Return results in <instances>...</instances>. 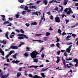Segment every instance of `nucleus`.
I'll return each instance as SVG.
<instances>
[{
	"mask_svg": "<svg viewBox=\"0 0 78 78\" xmlns=\"http://www.w3.org/2000/svg\"><path fill=\"white\" fill-rule=\"evenodd\" d=\"M39 54V53L36 51H34L32 53H30L31 57L33 58V59H34V58H36L37 55Z\"/></svg>",
	"mask_w": 78,
	"mask_h": 78,
	"instance_id": "1",
	"label": "nucleus"
},
{
	"mask_svg": "<svg viewBox=\"0 0 78 78\" xmlns=\"http://www.w3.org/2000/svg\"><path fill=\"white\" fill-rule=\"evenodd\" d=\"M18 36H20L18 37V39H28V37H27L26 35L23 34H19L18 35Z\"/></svg>",
	"mask_w": 78,
	"mask_h": 78,
	"instance_id": "2",
	"label": "nucleus"
},
{
	"mask_svg": "<svg viewBox=\"0 0 78 78\" xmlns=\"http://www.w3.org/2000/svg\"><path fill=\"white\" fill-rule=\"evenodd\" d=\"M12 48V49H14V50H16L18 48L17 46H15L13 45H11L9 48V49H10Z\"/></svg>",
	"mask_w": 78,
	"mask_h": 78,
	"instance_id": "3",
	"label": "nucleus"
},
{
	"mask_svg": "<svg viewBox=\"0 0 78 78\" xmlns=\"http://www.w3.org/2000/svg\"><path fill=\"white\" fill-rule=\"evenodd\" d=\"M55 22L57 23H59L60 22V18L59 17H57L55 18Z\"/></svg>",
	"mask_w": 78,
	"mask_h": 78,
	"instance_id": "4",
	"label": "nucleus"
},
{
	"mask_svg": "<svg viewBox=\"0 0 78 78\" xmlns=\"http://www.w3.org/2000/svg\"><path fill=\"white\" fill-rule=\"evenodd\" d=\"M19 62H20V61L18 60H13L12 61V63L13 64H17V65H19V64H18Z\"/></svg>",
	"mask_w": 78,
	"mask_h": 78,
	"instance_id": "5",
	"label": "nucleus"
},
{
	"mask_svg": "<svg viewBox=\"0 0 78 78\" xmlns=\"http://www.w3.org/2000/svg\"><path fill=\"white\" fill-rule=\"evenodd\" d=\"M9 76V74L8 73L6 75V74L2 76L1 78H6L8 76Z\"/></svg>",
	"mask_w": 78,
	"mask_h": 78,
	"instance_id": "6",
	"label": "nucleus"
},
{
	"mask_svg": "<svg viewBox=\"0 0 78 78\" xmlns=\"http://www.w3.org/2000/svg\"><path fill=\"white\" fill-rule=\"evenodd\" d=\"M43 2L45 5H47L48 3V0H43Z\"/></svg>",
	"mask_w": 78,
	"mask_h": 78,
	"instance_id": "7",
	"label": "nucleus"
},
{
	"mask_svg": "<svg viewBox=\"0 0 78 78\" xmlns=\"http://www.w3.org/2000/svg\"><path fill=\"white\" fill-rule=\"evenodd\" d=\"M57 60L56 61V63H58L59 62V61H60V57L57 56Z\"/></svg>",
	"mask_w": 78,
	"mask_h": 78,
	"instance_id": "8",
	"label": "nucleus"
},
{
	"mask_svg": "<svg viewBox=\"0 0 78 78\" xmlns=\"http://www.w3.org/2000/svg\"><path fill=\"white\" fill-rule=\"evenodd\" d=\"M64 2L63 3L64 5H66L68 2V0H64Z\"/></svg>",
	"mask_w": 78,
	"mask_h": 78,
	"instance_id": "9",
	"label": "nucleus"
},
{
	"mask_svg": "<svg viewBox=\"0 0 78 78\" xmlns=\"http://www.w3.org/2000/svg\"><path fill=\"white\" fill-rule=\"evenodd\" d=\"M70 37H71V36L69 35L67 36L66 38V41H70V39H69V38H70Z\"/></svg>",
	"mask_w": 78,
	"mask_h": 78,
	"instance_id": "10",
	"label": "nucleus"
},
{
	"mask_svg": "<svg viewBox=\"0 0 78 78\" xmlns=\"http://www.w3.org/2000/svg\"><path fill=\"white\" fill-rule=\"evenodd\" d=\"M31 14L32 15H37V16H38L39 15L37 13V12H32Z\"/></svg>",
	"mask_w": 78,
	"mask_h": 78,
	"instance_id": "11",
	"label": "nucleus"
},
{
	"mask_svg": "<svg viewBox=\"0 0 78 78\" xmlns=\"http://www.w3.org/2000/svg\"><path fill=\"white\" fill-rule=\"evenodd\" d=\"M17 55H18L17 53H16L15 55H12V57L13 58H15L16 59L17 58L16 56H17Z\"/></svg>",
	"mask_w": 78,
	"mask_h": 78,
	"instance_id": "12",
	"label": "nucleus"
},
{
	"mask_svg": "<svg viewBox=\"0 0 78 78\" xmlns=\"http://www.w3.org/2000/svg\"><path fill=\"white\" fill-rule=\"evenodd\" d=\"M8 32H7L6 33H5V36L6 37V38L7 39H9V37H8Z\"/></svg>",
	"mask_w": 78,
	"mask_h": 78,
	"instance_id": "13",
	"label": "nucleus"
},
{
	"mask_svg": "<svg viewBox=\"0 0 78 78\" xmlns=\"http://www.w3.org/2000/svg\"><path fill=\"white\" fill-rule=\"evenodd\" d=\"M19 16H20V14L19 13V12H18L17 13V14H16V18H17V19H18V18H19Z\"/></svg>",
	"mask_w": 78,
	"mask_h": 78,
	"instance_id": "14",
	"label": "nucleus"
},
{
	"mask_svg": "<svg viewBox=\"0 0 78 78\" xmlns=\"http://www.w3.org/2000/svg\"><path fill=\"white\" fill-rule=\"evenodd\" d=\"M0 52L1 53L2 55H5V53H4V52L2 51V50L0 49Z\"/></svg>",
	"mask_w": 78,
	"mask_h": 78,
	"instance_id": "15",
	"label": "nucleus"
},
{
	"mask_svg": "<svg viewBox=\"0 0 78 78\" xmlns=\"http://www.w3.org/2000/svg\"><path fill=\"white\" fill-rule=\"evenodd\" d=\"M26 51H30V48H29L28 47H26Z\"/></svg>",
	"mask_w": 78,
	"mask_h": 78,
	"instance_id": "16",
	"label": "nucleus"
},
{
	"mask_svg": "<svg viewBox=\"0 0 78 78\" xmlns=\"http://www.w3.org/2000/svg\"><path fill=\"white\" fill-rule=\"evenodd\" d=\"M41 76L43 78H45V75H44V73H41Z\"/></svg>",
	"mask_w": 78,
	"mask_h": 78,
	"instance_id": "17",
	"label": "nucleus"
},
{
	"mask_svg": "<svg viewBox=\"0 0 78 78\" xmlns=\"http://www.w3.org/2000/svg\"><path fill=\"white\" fill-rule=\"evenodd\" d=\"M43 39L45 41H47L48 40V37H43Z\"/></svg>",
	"mask_w": 78,
	"mask_h": 78,
	"instance_id": "18",
	"label": "nucleus"
},
{
	"mask_svg": "<svg viewBox=\"0 0 78 78\" xmlns=\"http://www.w3.org/2000/svg\"><path fill=\"white\" fill-rule=\"evenodd\" d=\"M70 50H71V49L70 48H68L66 49V51L67 52H68V53H70Z\"/></svg>",
	"mask_w": 78,
	"mask_h": 78,
	"instance_id": "19",
	"label": "nucleus"
},
{
	"mask_svg": "<svg viewBox=\"0 0 78 78\" xmlns=\"http://www.w3.org/2000/svg\"><path fill=\"white\" fill-rule=\"evenodd\" d=\"M37 25V23H36V22L32 23H31V25Z\"/></svg>",
	"mask_w": 78,
	"mask_h": 78,
	"instance_id": "20",
	"label": "nucleus"
},
{
	"mask_svg": "<svg viewBox=\"0 0 78 78\" xmlns=\"http://www.w3.org/2000/svg\"><path fill=\"white\" fill-rule=\"evenodd\" d=\"M30 8H34V9H37V7L35 6H30Z\"/></svg>",
	"mask_w": 78,
	"mask_h": 78,
	"instance_id": "21",
	"label": "nucleus"
},
{
	"mask_svg": "<svg viewBox=\"0 0 78 78\" xmlns=\"http://www.w3.org/2000/svg\"><path fill=\"white\" fill-rule=\"evenodd\" d=\"M18 1L20 3H23V2H24V0H18Z\"/></svg>",
	"mask_w": 78,
	"mask_h": 78,
	"instance_id": "22",
	"label": "nucleus"
},
{
	"mask_svg": "<svg viewBox=\"0 0 78 78\" xmlns=\"http://www.w3.org/2000/svg\"><path fill=\"white\" fill-rule=\"evenodd\" d=\"M44 50V47L43 46L42 48H41L40 51V53H41L42 51H43Z\"/></svg>",
	"mask_w": 78,
	"mask_h": 78,
	"instance_id": "23",
	"label": "nucleus"
},
{
	"mask_svg": "<svg viewBox=\"0 0 78 78\" xmlns=\"http://www.w3.org/2000/svg\"><path fill=\"white\" fill-rule=\"evenodd\" d=\"M33 62H38V60L37 59H34Z\"/></svg>",
	"mask_w": 78,
	"mask_h": 78,
	"instance_id": "24",
	"label": "nucleus"
},
{
	"mask_svg": "<svg viewBox=\"0 0 78 78\" xmlns=\"http://www.w3.org/2000/svg\"><path fill=\"white\" fill-rule=\"evenodd\" d=\"M9 21H7L3 23V24L4 25H5V24H7V23H9Z\"/></svg>",
	"mask_w": 78,
	"mask_h": 78,
	"instance_id": "25",
	"label": "nucleus"
},
{
	"mask_svg": "<svg viewBox=\"0 0 78 78\" xmlns=\"http://www.w3.org/2000/svg\"><path fill=\"white\" fill-rule=\"evenodd\" d=\"M20 75H21V73H17V77H19V76H20Z\"/></svg>",
	"mask_w": 78,
	"mask_h": 78,
	"instance_id": "26",
	"label": "nucleus"
},
{
	"mask_svg": "<svg viewBox=\"0 0 78 78\" xmlns=\"http://www.w3.org/2000/svg\"><path fill=\"white\" fill-rule=\"evenodd\" d=\"M34 41H37V42H41V43H42V42H44V41H42V40H35Z\"/></svg>",
	"mask_w": 78,
	"mask_h": 78,
	"instance_id": "27",
	"label": "nucleus"
},
{
	"mask_svg": "<svg viewBox=\"0 0 78 78\" xmlns=\"http://www.w3.org/2000/svg\"><path fill=\"white\" fill-rule=\"evenodd\" d=\"M48 69V68H46L45 69H43L41 70V72H45V70H47V69Z\"/></svg>",
	"mask_w": 78,
	"mask_h": 78,
	"instance_id": "28",
	"label": "nucleus"
},
{
	"mask_svg": "<svg viewBox=\"0 0 78 78\" xmlns=\"http://www.w3.org/2000/svg\"><path fill=\"white\" fill-rule=\"evenodd\" d=\"M56 2V1H55V0H52L51 1H50L49 2V3L50 4H51V3H53V2Z\"/></svg>",
	"mask_w": 78,
	"mask_h": 78,
	"instance_id": "29",
	"label": "nucleus"
},
{
	"mask_svg": "<svg viewBox=\"0 0 78 78\" xmlns=\"http://www.w3.org/2000/svg\"><path fill=\"white\" fill-rule=\"evenodd\" d=\"M68 9L69 10V11H70V12H71V13H73V12L72 11V9H71V8H68Z\"/></svg>",
	"mask_w": 78,
	"mask_h": 78,
	"instance_id": "30",
	"label": "nucleus"
},
{
	"mask_svg": "<svg viewBox=\"0 0 78 78\" xmlns=\"http://www.w3.org/2000/svg\"><path fill=\"white\" fill-rule=\"evenodd\" d=\"M14 52V51H10L9 54V56H10L11 55V54H12V53H13V52Z\"/></svg>",
	"mask_w": 78,
	"mask_h": 78,
	"instance_id": "31",
	"label": "nucleus"
},
{
	"mask_svg": "<svg viewBox=\"0 0 78 78\" xmlns=\"http://www.w3.org/2000/svg\"><path fill=\"white\" fill-rule=\"evenodd\" d=\"M70 13H72V12H70V11H68L66 12L67 14L70 15Z\"/></svg>",
	"mask_w": 78,
	"mask_h": 78,
	"instance_id": "32",
	"label": "nucleus"
},
{
	"mask_svg": "<svg viewBox=\"0 0 78 78\" xmlns=\"http://www.w3.org/2000/svg\"><path fill=\"white\" fill-rule=\"evenodd\" d=\"M78 61L76 62V64L75 65V67H78Z\"/></svg>",
	"mask_w": 78,
	"mask_h": 78,
	"instance_id": "33",
	"label": "nucleus"
},
{
	"mask_svg": "<svg viewBox=\"0 0 78 78\" xmlns=\"http://www.w3.org/2000/svg\"><path fill=\"white\" fill-rule=\"evenodd\" d=\"M28 76L30 77V78H33V75L31 74H29L28 75Z\"/></svg>",
	"mask_w": 78,
	"mask_h": 78,
	"instance_id": "34",
	"label": "nucleus"
},
{
	"mask_svg": "<svg viewBox=\"0 0 78 78\" xmlns=\"http://www.w3.org/2000/svg\"><path fill=\"white\" fill-rule=\"evenodd\" d=\"M24 55L26 57H27V56H28V54L27 53H25V54H24Z\"/></svg>",
	"mask_w": 78,
	"mask_h": 78,
	"instance_id": "35",
	"label": "nucleus"
},
{
	"mask_svg": "<svg viewBox=\"0 0 78 78\" xmlns=\"http://www.w3.org/2000/svg\"><path fill=\"white\" fill-rule=\"evenodd\" d=\"M22 14H23V15H25V14H26V11H23L22 13Z\"/></svg>",
	"mask_w": 78,
	"mask_h": 78,
	"instance_id": "36",
	"label": "nucleus"
},
{
	"mask_svg": "<svg viewBox=\"0 0 78 78\" xmlns=\"http://www.w3.org/2000/svg\"><path fill=\"white\" fill-rule=\"evenodd\" d=\"M71 44H73V43L71 42L70 43L68 42L67 43V45H71Z\"/></svg>",
	"mask_w": 78,
	"mask_h": 78,
	"instance_id": "37",
	"label": "nucleus"
},
{
	"mask_svg": "<svg viewBox=\"0 0 78 78\" xmlns=\"http://www.w3.org/2000/svg\"><path fill=\"white\" fill-rule=\"evenodd\" d=\"M78 61V59L75 58L74 60V62H76Z\"/></svg>",
	"mask_w": 78,
	"mask_h": 78,
	"instance_id": "38",
	"label": "nucleus"
},
{
	"mask_svg": "<svg viewBox=\"0 0 78 78\" xmlns=\"http://www.w3.org/2000/svg\"><path fill=\"white\" fill-rule=\"evenodd\" d=\"M2 43L4 44H6V41L3 40L2 41Z\"/></svg>",
	"mask_w": 78,
	"mask_h": 78,
	"instance_id": "39",
	"label": "nucleus"
},
{
	"mask_svg": "<svg viewBox=\"0 0 78 78\" xmlns=\"http://www.w3.org/2000/svg\"><path fill=\"white\" fill-rule=\"evenodd\" d=\"M46 36H49V35H50V33L49 32H47L46 33Z\"/></svg>",
	"mask_w": 78,
	"mask_h": 78,
	"instance_id": "40",
	"label": "nucleus"
},
{
	"mask_svg": "<svg viewBox=\"0 0 78 78\" xmlns=\"http://www.w3.org/2000/svg\"><path fill=\"white\" fill-rule=\"evenodd\" d=\"M50 46L51 47H54V46H55V44H52L50 45Z\"/></svg>",
	"mask_w": 78,
	"mask_h": 78,
	"instance_id": "41",
	"label": "nucleus"
},
{
	"mask_svg": "<svg viewBox=\"0 0 78 78\" xmlns=\"http://www.w3.org/2000/svg\"><path fill=\"white\" fill-rule=\"evenodd\" d=\"M28 9V7L27 6H25V8L24 9L25 10H26V11H27V9Z\"/></svg>",
	"mask_w": 78,
	"mask_h": 78,
	"instance_id": "42",
	"label": "nucleus"
},
{
	"mask_svg": "<svg viewBox=\"0 0 78 78\" xmlns=\"http://www.w3.org/2000/svg\"><path fill=\"white\" fill-rule=\"evenodd\" d=\"M42 35H43L42 34H36V36H42Z\"/></svg>",
	"mask_w": 78,
	"mask_h": 78,
	"instance_id": "43",
	"label": "nucleus"
},
{
	"mask_svg": "<svg viewBox=\"0 0 78 78\" xmlns=\"http://www.w3.org/2000/svg\"><path fill=\"white\" fill-rule=\"evenodd\" d=\"M66 60H67V61H70L71 60H72V58H69L68 59H67V58H66Z\"/></svg>",
	"mask_w": 78,
	"mask_h": 78,
	"instance_id": "44",
	"label": "nucleus"
},
{
	"mask_svg": "<svg viewBox=\"0 0 78 78\" xmlns=\"http://www.w3.org/2000/svg\"><path fill=\"white\" fill-rule=\"evenodd\" d=\"M20 31L21 33H23V34H24V31L22 29H21L20 30Z\"/></svg>",
	"mask_w": 78,
	"mask_h": 78,
	"instance_id": "45",
	"label": "nucleus"
},
{
	"mask_svg": "<svg viewBox=\"0 0 78 78\" xmlns=\"http://www.w3.org/2000/svg\"><path fill=\"white\" fill-rule=\"evenodd\" d=\"M2 19L3 21H6V18H2Z\"/></svg>",
	"mask_w": 78,
	"mask_h": 78,
	"instance_id": "46",
	"label": "nucleus"
},
{
	"mask_svg": "<svg viewBox=\"0 0 78 78\" xmlns=\"http://www.w3.org/2000/svg\"><path fill=\"white\" fill-rule=\"evenodd\" d=\"M68 11V8H66L64 10V11L65 12H67Z\"/></svg>",
	"mask_w": 78,
	"mask_h": 78,
	"instance_id": "47",
	"label": "nucleus"
},
{
	"mask_svg": "<svg viewBox=\"0 0 78 78\" xmlns=\"http://www.w3.org/2000/svg\"><path fill=\"white\" fill-rule=\"evenodd\" d=\"M25 25H26V26H27V27H28L30 26V24L29 23H26L25 24Z\"/></svg>",
	"mask_w": 78,
	"mask_h": 78,
	"instance_id": "48",
	"label": "nucleus"
},
{
	"mask_svg": "<svg viewBox=\"0 0 78 78\" xmlns=\"http://www.w3.org/2000/svg\"><path fill=\"white\" fill-rule=\"evenodd\" d=\"M43 17L44 21H45V19L44 16V13H43Z\"/></svg>",
	"mask_w": 78,
	"mask_h": 78,
	"instance_id": "49",
	"label": "nucleus"
},
{
	"mask_svg": "<svg viewBox=\"0 0 78 78\" xmlns=\"http://www.w3.org/2000/svg\"><path fill=\"white\" fill-rule=\"evenodd\" d=\"M60 45V44H59V43H58L57 44H56V46H57V47L58 48H59V46Z\"/></svg>",
	"mask_w": 78,
	"mask_h": 78,
	"instance_id": "50",
	"label": "nucleus"
},
{
	"mask_svg": "<svg viewBox=\"0 0 78 78\" xmlns=\"http://www.w3.org/2000/svg\"><path fill=\"white\" fill-rule=\"evenodd\" d=\"M44 56H45V55L44 54L41 55V58H44Z\"/></svg>",
	"mask_w": 78,
	"mask_h": 78,
	"instance_id": "51",
	"label": "nucleus"
},
{
	"mask_svg": "<svg viewBox=\"0 0 78 78\" xmlns=\"http://www.w3.org/2000/svg\"><path fill=\"white\" fill-rule=\"evenodd\" d=\"M64 16L66 17H67L66 15L63 14V15L62 16V18H64Z\"/></svg>",
	"mask_w": 78,
	"mask_h": 78,
	"instance_id": "52",
	"label": "nucleus"
},
{
	"mask_svg": "<svg viewBox=\"0 0 78 78\" xmlns=\"http://www.w3.org/2000/svg\"><path fill=\"white\" fill-rule=\"evenodd\" d=\"M38 77V76L37 75H35L34 76L33 78H37Z\"/></svg>",
	"mask_w": 78,
	"mask_h": 78,
	"instance_id": "53",
	"label": "nucleus"
},
{
	"mask_svg": "<svg viewBox=\"0 0 78 78\" xmlns=\"http://www.w3.org/2000/svg\"><path fill=\"white\" fill-rule=\"evenodd\" d=\"M51 12H47V14H48V15H51V13H50Z\"/></svg>",
	"mask_w": 78,
	"mask_h": 78,
	"instance_id": "54",
	"label": "nucleus"
},
{
	"mask_svg": "<svg viewBox=\"0 0 78 78\" xmlns=\"http://www.w3.org/2000/svg\"><path fill=\"white\" fill-rule=\"evenodd\" d=\"M54 10H55L56 11H58V7H56L54 9Z\"/></svg>",
	"mask_w": 78,
	"mask_h": 78,
	"instance_id": "55",
	"label": "nucleus"
},
{
	"mask_svg": "<svg viewBox=\"0 0 78 78\" xmlns=\"http://www.w3.org/2000/svg\"><path fill=\"white\" fill-rule=\"evenodd\" d=\"M60 51H57V54L58 55H60Z\"/></svg>",
	"mask_w": 78,
	"mask_h": 78,
	"instance_id": "56",
	"label": "nucleus"
},
{
	"mask_svg": "<svg viewBox=\"0 0 78 78\" xmlns=\"http://www.w3.org/2000/svg\"><path fill=\"white\" fill-rule=\"evenodd\" d=\"M1 16L3 18H6V16L4 15H1Z\"/></svg>",
	"mask_w": 78,
	"mask_h": 78,
	"instance_id": "57",
	"label": "nucleus"
},
{
	"mask_svg": "<svg viewBox=\"0 0 78 78\" xmlns=\"http://www.w3.org/2000/svg\"><path fill=\"white\" fill-rule=\"evenodd\" d=\"M20 8L21 9H23L24 6H23V5H21Z\"/></svg>",
	"mask_w": 78,
	"mask_h": 78,
	"instance_id": "58",
	"label": "nucleus"
},
{
	"mask_svg": "<svg viewBox=\"0 0 78 78\" xmlns=\"http://www.w3.org/2000/svg\"><path fill=\"white\" fill-rule=\"evenodd\" d=\"M39 67L38 66H34V69H36L37 67Z\"/></svg>",
	"mask_w": 78,
	"mask_h": 78,
	"instance_id": "59",
	"label": "nucleus"
},
{
	"mask_svg": "<svg viewBox=\"0 0 78 78\" xmlns=\"http://www.w3.org/2000/svg\"><path fill=\"white\" fill-rule=\"evenodd\" d=\"M72 36L73 37H75L76 35L75 34H72Z\"/></svg>",
	"mask_w": 78,
	"mask_h": 78,
	"instance_id": "60",
	"label": "nucleus"
},
{
	"mask_svg": "<svg viewBox=\"0 0 78 78\" xmlns=\"http://www.w3.org/2000/svg\"><path fill=\"white\" fill-rule=\"evenodd\" d=\"M51 20H53V17L52 15L51 16Z\"/></svg>",
	"mask_w": 78,
	"mask_h": 78,
	"instance_id": "61",
	"label": "nucleus"
},
{
	"mask_svg": "<svg viewBox=\"0 0 78 78\" xmlns=\"http://www.w3.org/2000/svg\"><path fill=\"white\" fill-rule=\"evenodd\" d=\"M58 33L61 32V29H58Z\"/></svg>",
	"mask_w": 78,
	"mask_h": 78,
	"instance_id": "62",
	"label": "nucleus"
},
{
	"mask_svg": "<svg viewBox=\"0 0 78 78\" xmlns=\"http://www.w3.org/2000/svg\"><path fill=\"white\" fill-rule=\"evenodd\" d=\"M66 33L65 32H63L62 33V36H64V35H66Z\"/></svg>",
	"mask_w": 78,
	"mask_h": 78,
	"instance_id": "63",
	"label": "nucleus"
},
{
	"mask_svg": "<svg viewBox=\"0 0 78 78\" xmlns=\"http://www.w3.org/2000/svg\"><path fill=\"white\" fill-rule=\"evenodd\" d=\"M20 44L21 45H24L25 44V43L23 42H21L20 43Z\"/></svg>",
	"mask_w": 78,
	"mask_h": 78,
	"instance_id": "64",
	"label": "nucleus"
}]
</instances>
